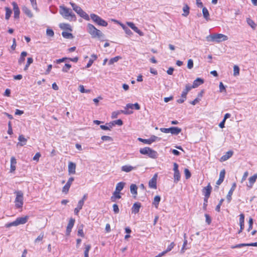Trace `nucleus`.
<instances>
[{
  "instance_id": "nucleus-1",
  "label": "nucleus",
  "mask_w": 257,
  "mask_h": 257,
  "mask_svg": "<svg viewBox=\"0 0 257 257\" xmlns=\"http://www.w3.org/2000/svg\"><path fill=\"white\" fill-rule=\"evenodd\" d=\"M59 8V13L64 19H67L69 21H76V15L72 12L71 9L67 8L64 5L60 6Z\"/></svg>"
},
{
  "instance_id": "nucleus-2",
  "label": "nucleus",
  "mask_w": 257,
  "mask_h": 257,
  "mask_svg": "<svg viewBox=\"0 0 257 257\" xmlns=\"http://www.w3.org/2000/svg\"><path fill=\"white\" fill-rule=\"evenodd\" d=\"M87 32L93 38L101 39L103 38L104 35L99 30L97 29L92 24H88L87 25Z\"/></svg>"
},
{
  "instance_id": "nucleus-3",
  "label": "nucleus",
  "mask_w": 257,
  "mask_h": 257,
  "mask_svg": "<svg viewBox=\"0 0 257 257\" xmlns=\"http://www.w3.org/2000/svg\"><path fill=\"white\" fill-rule=\"evenodd\" d=\"M206 39L208 42L220 43L222 41L227 40L228 37L222 34H213L207 36L206 37Z\"/></svg>"
},
{
  "instance_id": "nucleus-4",
  "label": "nucleus",
  "mask_w": 257,
  "mask_h": 257,
  "mask_svg": "<svg viewBox=\"0 0 257 257\" xmlns=\"http://www.w3.org/2000/svg\"><path fill=\"white\" fill-rule=\"evenodd\" d=\"M70 4L72 7L73 10L80 17L87 21H89L90 20L89 15L86 12H85L79 6L72 2H70Z\"/></svg>"
},
{
  "instance_id": "nucleus-5",
  "label": "nucleus",
  "mask_w": 257,
  "mask_h": 257,
  "mask_svg": "<svg viewBox=\"0 0 257 257\" xmlns=\"http://www.w3.org/2000/svg\"><path fill=\"white\" fill-rule=\"evenodd\" d=\"M140 153L142 155H147L152 159H156L158 156V153L149 147L141 148L140 150Z\"/></svg>"
},
{
  "instance_id": "nucleus-6",
  "label": "nucleus",
  "mask_w": 257,
  "mask_h": 257,
  "mask_svg": "<svg viewBox=\"0 0 257 257\" xmlns=\"http://www.w3.org/2000/svg\"><path fill=\"white\" fill-rule=\"evenodd\" d=\"M15 194L16 195L15 200V206L17 208H22L24 203L23 193L21 191H17Z\"/></svg>"
},
{
  "instance_id": "nucleus-7",
  "label": "nucleus",
  "mask_w": 257,
  "mask_h": 257,
  "mask_svg": "<svg viewBox=\"0 0 257 257\" xmlns=\"http://www.w3.org/2000/svg\"><path fill=\"white\" fill-rule=\"evenodd\" d=\"M89 18H90L96 24L99 26L106 27L108 25L107 22L96 14H91Z\"/></svg>"
},
{
  "instance_id": "nucleus-8",
  "label": "nucleus",
  "mask_w": 257,
  "mask_h": 257,
  "mask_svg": "<svg viewBox=\"0 0 257 257\" xmlns=\"http://www.w3.org/2000/svg\"><path fill=\"white\" fill-rule=\"evenodd\" d=\"M160 131L164 133H171L172 135H177L181 132V128L177 127H171L170 128H161Z\"/></svg>"
},
{
  "instance_id": "nucleus-9",
  "label": "nucleus",
  "mask_w": 257,
  "mask_h": 257,
  "mask_svg": "<svg viewBox=\"0 0 257 257\" xmlns=\"http://www.w3.org/2000/svg\"><path fill=\"white\" fill-rule=\"evenodd\" d=\"M211 189L212 187L210 184L203 189V192L205 196L204 199L205 202H208V199L210 195Z\"/></svg>"
},
{
  "instance_id": "nucleus-10",
  "label": "nucleus",
  "mask_w": 257,
  "mask_h": 257,
  "mask_svg": "<svg viewBox=\"0 0 257 257\" xmlns=\"http://www.w3.org/2000/svg\"><path fill=\"white\" fill-rule=\"evenodd\" d=\"M134 108L133 104L128 103L124 107V110H121V112L124 114H131L133 113V111L132 110H130V109H133Z\"/></svg>"
},
{
  "instance_id": "nucleus-11",
  "label": "nucleus",
  "mask_w": 257,
  "mask_h": 257,
  "mask_svg": "<svg viewBox=\"0 0 257 257\" xmlns=\"http://www.w3.org/2000/svg\"><path fill=\"white\" fill-rule=\"evenodd\" d=\"M158 177V174H155L153 178L149 181V186L151 188L156 189L157 188V180Z\"/></svg>"
},
{
  "instance_id": "nucleus-12",
  "label": "nucleus",
  "mask_w": 257,
  "mask_h": 257,
  "mask_svg": "<svg viewBox=\"0 0 257 257\" xmlns=\"http://www.w3.org/2000/svg\"><path fill=\"white\" fill-rule=\"evenodd\" d=\"M257 179V174H254L252 176L250 177L248 179V184L246 185L247 188L250 189H251L254 183L255 182Z\"/></svg>"
},
{
  "instance_id": "nucleus-13",
  "label": "nucleus",
  "mask_w": 257,
  "mask_h": 257,
  "mask_svg": "<svg viewBox=\"0 0 257 257\" xmlns=\"http://www.w3.org/2000/svg\"><path fill=\"white\" fill-rule=\"evenodd\" d=\"M74 181V178L73 177H70L68 181H67V183L65 185V186L63 187L62 191L63 192H64L65 193H67V192L69 191V189L70 187V186Z\"/></svg>"
},
{
  "instance_id": "nucleus-14",
  "label": "nucleus",
  "mask_w": 257,
  "mask_h": 257,
  "mask_svg": "<svg viewBox=\"0 0 257 257\" xmlns=\"http://www.w3.org/2000/svg\"><path fill=\"white\" fill-rule=\"evenodd\" d=\"M75 223V219L70 218L66 228V235H69L71 231V229L74 226Z\"/></svg>"
},
{
  "instance_id": "nucleus-15",
  "label": "nucleus",
  "mask_w": 257,
  "mask_h": 257,
  "mask_svg": "<svg viewBox=\"0 0 257 257\" xmlns=\"http://www.w3.org/2000/svg\"><path fill=\"white\" fill-rule=\"evenodd\" d=\"M136 169V167H133L131 165H124L121 167V170L122 172L128 173Z\"/></svg>"
},
{
  "instance_id": "nucleus-16",
  "label": "nucleus",
  "mask_w": 257,
  "mask_h": 257,
  "mask_svg": "<svg viewBox=\"0 0 257 257\" xmlns=\"http://www.w3.org/2000/svg\"><path fill=\"white\" fill-rule=\"evenodd\" d=\"M233 154V152L232 151H229L227 152L225 155H223L220 159L221 162H224L229 159Z\"/></svg>"
},
{
  "instance_id": "nucleus-17",
  "label": "nucleus",
  "mask_w": 257,
  "mask_h": 257,
  "mask_svg": "<svg viewBox=\"0 0 257 257\" xmlns=\"http://www.w3.org/2000/svg\"><path fill=\"white\" fill-rule=\"evenodd\" d=\"M236 183H234L232 184L231 188H230V190L229 191V192L227 195L226 198H227V200L228 202H230L231 200V196L233 194V191H234V190L236 188Z\"/></svg>"
},
{
  "instance_id": "nucleus-18",
  "label": "nucleus",
  "mask_w": 257,
  "mask_h": 257,
  "mask_svg": "<svg viewBox=\"0 0 257 257\" xmlns=\"http://www.w3.org/2000/svg\"><path fill=\"white\" fill-rule=\"evenodd\" d=\"M13 6V10L14 12V18L17 19L19 17L20 10L19 8L16 3L13 2L12 3Z\"/></svg>"
},
{
  "instance_id": "nucleus-19",
  "label": "nucleus",
  "mask_w": 257,
  "mask_h": 257,
  "mask_svg": "<svg viewBox=\"0 0 257 257\" xmlns=\"http://www.w3.org/2000/svg\"><path fill=\"white\" fill-rule=\"evenodd\" d=\"M19 142L17 146H23L25 145L27 142V139H26L23 135H21L18 138Z\"/></svg>"
},
{
  "instance_id": "nucleus-20",
  "label": "nucleus",
  "mask_w": 257,
  "mask_h": 257,
  "mask_svg": "<svg viewBox=\"0 0 257 257\" xmlns=\"http://www.w3.org/2000/svg\"><path fill=\"white\" fill-rule=\"evenodd\" d=\"M193 88L192 87L191 85L190 84H187L185 86V88L182 91L181 94V97L184 98H186L187 94L188 92L192 89Z\"/></svg>"
},
{
  "instance_id": "nucleus-21",
  "label": "nucleus",
  "mask_w": 257,
  "mask_h": 257,
  "mask_svg": "<svg viewBox=\"0 0 257 257\" xmlns=\"http://www.w3.org/2000/svg\"><path fill=\"white\" fill-rule=\"evenodd\" d=\"M141 207V205L140 203L136 202L135 203L132 207V213L137 214L138 213Z\"/></svg>"
},
{
  "instance_id": "nucleus-22",
  "label": "nucleus",
  "mask_w": 257,
  "mask_h": 257,
  "mask_svg": "<svg viewBox=\"0 0 257 257\" xmlns=\"http://www.w3.org/2000/svg\"><path fill=\"white\" fill-rule=\"evenodd\" d=\"M204 83L203 79L200 78H197L196 79L193 83V85H191L192 87L196 88L198 87L201 84H203Z\"/></svg>"
},
{
  "instance_id": "nucleus-23",
  "label": "nucleus",
  "mask_w": 257,
  "mask_h": 257,
  "mask_svg": "<svg viewBox=\"0 0 257 257\" xmlns=\"http://www.w3.org/2000/svg\"><path fill=\"white\" fill-rule=\"evenodd\" d=\"M76 165L73 162H69L68 164V172L69 174H74L75 173Z\"/></svg>"
},
{
  "instance_id": "nucleus-24",
  "label": "nucleus",
  "mask_w": 257,
  "mask_h": 257,
  "mask_svg": "<svg viewBox=\"0 0 257 257\" xmlns=\"http://www.w3.org/2000/svg\"><path fill=\"white\" fill-rule=\"evenodd\" d=\"M28 218V216H25L24 217H18L16 219V220L18 223V225H19L20 224H25L27 222Z\"/></svg>"
},
{
  "instance_id": "nucleus-25",
  "label": "nucleus",
  "mask_w": 257,
  "mask_h": 257,
  "mask_svg": "<svg viewBox=\"0 0 257 257\" xmlns=\"http://www.w3.org/2000/svg\"><path fill=\"white\" fill-rule=\"evenodd\" d=\"M17 164V160L14 157H12L11 159V172H13L16 170V165Z\"/></svg>"
},
{
  "instance_id": "nucleus-26",
  "label": "nucleus",
  "mask_w": 257,
  "mask_h": 257,
  "mask_svg": "<svg viewBox=\"0 0 257 257\" xmlns=\"http://www.w3.org/2000/svg\"><path fill=\"white\" fill-rule=\"evenodd\" d=\"M83 201H79L78 203L77 206L74 209V214L78 215L80 210L82 208L83 206Z\"/></svg>"
},
{
  "instance_id": "nucleus-27",
  "label": "nucleus",
  "mask_w": 257,
  "mask_h": 257,
  "mask_svg": "<svg viewBox=\"0 0 257 257\" xmlns=\"http://www.w3.org/2000/svg\"><path fill=\"white\" fill-rule=\"evenodd\" d=\"M22 11L29 18H32L33 17V15L31 10L27 7H23L22 8Z\"/></svg>"
},
{
  "instance_id": "nucleus-28",
  "label": "nucleus",
  "mask_w": 257,
  "mask_h": 257,
  "mask_svg": "<svg viewBox=\"0 0 257 257\" xmlns=\"http://www.w3.org/2000/svg\"><path fill=\"white\" fill-rule=\"evenodd\" d=\"M202 13L204 18L205 19L206 21H209L210 20L209 18V13L206 7H203L202 9Z\"/></svg>"
},
{
  "instance_id": "nucleus-29",
  "label": "nucleus",
  "mask_w": 257,
  "mask_h": 257,
  "mask_svg": "<svg viewBox=\"0 0 257 257\" xmlns=\"http://www.w3.org/2000/svg\"><path fill=\"white\" fill-rule=\"evenodd\" d=\"M59 27L61 29H63V30H69V31H72V29L71 28V26L69 24H66V23H61L59 25Z\"/></svg>"
},
{
  "instance_id": "nucleus-30",
  "label": "nucleus",
  "mask_w": 257,
  "mask_h": 257,
  "mask_svg": "<svg viewBox=\"0 0 257 257\" xmlns=\"http://www.w3.org/2000/svg\"><path fill=\"white\" fill-rule=\"evenodd\" d=\"M138 187L136 185L132 184L130 186V191L132 194L135 195V197L137 195Z\"/></svg>"
},
{
  "instance_id": "nucleus-31",
  "label": "nucleus",
  "mask_w": 257,
  "mask_h": 257,
  "mask_svg": "<svg viewBox=\"0 0 257 257\" xmlns=\"http://www.w3.org/2000/svg\"><path fill=\"white\" fill-rule=\"evenodd\" d=\"M124 184L125 183L122 182L118 183L116 185L115 191L120 193V192L123 189Z\"/></svg>"
},
{
  "instance_id": "nucleus-32",
  "label": "nucleus",
  "mask_w": 257,
  "mask_h": 257,
  "mask_svg": "<svg viewBox=\"0 0 257 257\" xmlns=\"http://www.w3.org/2000/svg\"><path fill=\"white\" fill-rule=\"evenodd\" d=\"M119 192L115 191L113 193L112 196L111 197V200L113 202L115 201L116 199H120L121 198V196L119 195Z\"/></svg>"
},
{
  "instance_id": "nucleus-33",
  "label": "nucleus",
  "mask_w": 257,
  "mask_h": 257,
  "mask_svg": "<svg viewBox=\"0 0 257 257\" xmlns=\"http://www.w3.org/2000/svg\"><path fill=\"white\" fill-rule=\"evenodd\" d=\"M160 200H161V197L160 196L157 195L154 197L153 204L155 205V206L156 208H157L158 207Z\"/></svg>"
},
{
  "instance_id": "nucleus-34",
  "label": "nucleus",
  "mask_w": 257,
  "mask_h": 257,
  "mask_svg": "<svg viewBox=\"0 0 257 257\" xmlns=\"http://www.w3.org/2000/svg\"><path fill=\"white\" fill-rule=\"evenodd\" d=\"M5 10H6L5 19L8 20L10 19L12 12V10H11V9H10L8 7H6Z\"/></svg>"
},
{
  "instance_id": "nucleus-35",
  "label": "nucleus",
  "mask_w": 257,
  "mask_h": 257,
  "mask_svg": "<svg viewBox=\"0 0 257 257\" xmlns=\"http://www.w3.org/2000/svg\"><path fill=\"white\" fill-rule=\"evenodd\" d=\"M113 123H106L105 125H101L100 127L103 130H110V128L112 127Z\"/></svg>"
},
{
  "instance_id": "nucleus-36",
  "label": "nucleus",
  "mask_w": 257,
  "mask_h": 257,
  "mask_svg": "<svg viewBox=\"0 0 257 257\" xmlns=\"http://www.w3.org/2000/svg\"><path fill=\"white\" fill-rule=\"evenodd\" d=\"M181 178L180 174L179 172H174V182L177 183L179 181H180Z\"/></svg>"
},
{
  "instance_id": "nucleus-37",
  "label": "nucleus",
  "mask_w": 257,
  "mask_h": 257,
  "mask_svg": "<svg viewBox=\"0 0 257 257\" xmlns=\"http://www.w3.org/2000/svg\"><path fill=\"white\" fill-rule=\"evenodd\" d=\"M246 22L247 24L250 26L252 29H254L256 27V24L254 22L249 18L246 19Z\"/></svg>"
},
{
  "instance_id": "nucleus-38",
  "label": "nucleus",
  "mask_w": 257,
  "mask_h": 257,
  "mask_svg": "<svg viewBox=\"0 0 257 257\" xmlns=\"http://www.w3.org/2000/svg\"><path fill=\"white\" fill-rule=\"evenodd\" d=\"M184 13L182 15L184 17H187L189 14V7L187 5L184 6L183 8Z\"/></svg>"
},
{
  "instance_id": "nucleus-39",
  "label": "nucleus",
  "mask_w": 257,
  "mask_h": 257,
  "mask_svg": "<svg viewBox=\"0 0 257 257\" xmlns=\"http://www.w3.org/2000/svg\"><path fill=\"white\" fill-rule=\"evenodd\" d=\"M91 248V245L90 244L85 245L84 248V257H89L88 253Z\"/></svg>"
},
{
  "instance_id": "nucleus-40",
  "label": "nucleus",
  "mask_w": 257,
  "mask_h": 257,
  "mask_svg": "<svg viewBox=\"0 0 257 257\" xmlns=\"http://www.w3.org/2000/svg\"><path fill=\"white\" fill-rule=\"evenodd\" d=\"M121 58L119 56H116L111 59L109 61L108 64L109 65L113 64L114 63L117 62Z\"/></svg>"
},
{
  "instance_id": "nucleus-41",
  "label": "nucleus",
  "mask_w": 257,
  "mask_h": 257,
  "mask_svg": "<svg viewBox=\"0 0 257 257\" xmlns=\"http://www.w3.org/2000/svg\"><path fill=\"white\" fill-rule=\"evenodd\" d=\"M239 74V68L237 65H234L233 66V75L234 76H237Z\"/></svg>"
},
{
  "instance_id": "nucleus-42",
  "label": "nucleus",
  "mask_w": 257,
  "mask_h": 257,
  "mask_svg": "<svg viewBox=\"0 0 257 257\" xmlns=\"http://www.w3.org/2000/svg\"><path fill=\"white\" fill-rule=\"evenodd\" d=\"M62 36L64 38H67V39H69V38H73V36H72V34L71 33H68V32H63L62 33Z\"/></svg>"
},
{
  "instance_id": "nucleus-43",
  "label": "nucleus",
  "mask_w": 257,
  "mask_h": 257,
  "mask_svg": "<svg viewBox=\"0 0 257 257\" xmlns=\"http://www.w3.org/2000/svg\"><path fill=\"white\" fill-rule=\"evenodd\" d=\"M121 26L127 35L129 36H131L132 35H133V33L130 29H128L123 25H121Z\"/></svg>"
},
{
  "instance_id": "nucleus-44",
  "label": "nucleus",
  "mask_w": 257,
  "mask_h": 257,
  "mask_svg": "<svg viewBox=\"0 0 257 257\" xmlns=\"http://www.w3.org/2000/svg\"><path fill=\"white\" fill-rule=\"evenodd\" d=\"M243 246H248V243H240L231 246V248H241Z\"/></svg>"
},
{
  "instance_id": "nucleus-45",
  "label": "nucleus",
  "mask_w": 257,
  "mask_h": 257,
  "mask_svg": "<svg viewBox=\"0 0 257 257\" xmlns=\"http://www.w3.org/2000/svg\"><path fill=\"white\" fill-rule=\"evenodd\" d=\"M33 8L37 12L39 11V9L37 7L36 0H30Z\"/></svg>"
},
{
  "instance_id": "nucleus-46",
  "label": "nucleus",
  "mask_w": 257,
  "mask_h": 257,
  "mask_svg": "<svg viewBox=\"0 0 257 257\" xmlns=\"http://www.w3.org/2000/svg\"><path fill=\"white\" fill-rule=\"evenodd\" d=\"M79 90L81 93H90V90L89 89H85L84 86L82 85H80L79 86Z\"/></svg>"
},
{
  "instance_id": "nucleus-47",
  "label": "nucleus",
  "mask_w": 257,
  "mask_h": 257,
  "mask_svg": "<svg viewBox=\"0 0 257 257\" xmlns=\"http://www.w3.org/2000/svg\"><path fill=\"white\" fill-rule=\"evenodd\" d=\"M19 225H18V223L17 221V220H16L15 221H13V222H10V223H7L6 225H5V226L6 227H10L11 226H18Z\"/></svg>"
},
{
  "instance_id": "nucleus-48",
  "label": "nucleus",
  "mask_w": 257,
  "mask_h": 257,
  "mask_svg": "<svg viewBox=\"0 0 257 257\" xmlns=\"http://www.w3.org/2000/svg\"><path fill=\"white\" fill-rule=\"evenodd\" d=\"M71 67V65L69 64H65V66L62 68V71L64 72H67Z\"/></svg>"
},
{
  "instance_id": "nucleus-49",
  "label": "nucleus",
  "mask_w": 257,
  "mask_h": 257,
  "mask_svg": "<svg viewBox=\"0 0 257 257\" xmlns=\"http://www.w3.org/2000/svg\"><path fill=\"white\" fill-rule=\"evenodd\" d=\"M175 243L174 242H172L170 243V244L167 247V248L166 250L164 251L165 253H167L168 252L171 251L174 247Z\"/></svg>"
},
{
  "instance_id": "nucleus-50",
  "label": "nucleus",
  "mask_w": 257,
  "mask_h": 257,
  "mask_svg": "<svg viewBox=\"0 0 257 257\" xmlns=\"http://www.w3.org/2000/svg\"><path fill=\"white\" fill-rule=\"evenodd\" d=\"M101 140L103 141H109L111 142L113 141V139L111 137L106 136H103L101 138Z\"/></svg>"
},
{
  "instance_id": "nucleus-51",
  "label": "nucleus",
  "mask_w": 257,
  "mask_h": 257,
  "mask_svg": "<svg viewBox=\"0 0 257 257\" xmlns=\"http://www.w3.org/2000/svg\"><path fill=\"white\" fill-rule=\"evenodd\" d=\"M46 34L48 36L52 37L54 35V33L53 30L51 29H47L46 30Z\"/></svg>"
},
{
  "instance_id": "nucleus-52",
  "label": "nucleus",
  "mask_w": 257,
  "mask_h": 257,
  "mask_svg": "<svg viewBox=\"0 0 257 257\" xmlns=\"http://www.w3.org/2000/svg\"><path fill=\"white\" fill-rule=\"evenodd\" d=\"M78 235L84 237V234L83 230V225H82L79 228H78Z\"/></svg>"
},
{
  "instance_id": "nucleus-53",
  "label": "nucleus",
  "mask_w": 257,
  "mask_h": 257,
  "mask_svg": "<svg viewBox=\"0 0 257 257\" xmlns=\"http://www.w3.org/2000/svg\"><path fill=\"white\" fill-rule=\"evenodd\" d=\"M184 174L185 175L186 179H188L191 177V173L190 171L188 169H185L184 170Z\"/></svg>"
},
{
  "instance_id": "nucleus-54",
  "label": "nucleus",
  "mask_w": 257,
  "mask_h": 257,
  "mask_svg": "<svg viewBox=\"0 0 257 257\" xmlns=\"http://www.w3.org/2000/svg\"><path fill=\"white\" fill-rule=\"evenodd\" d=\"M44 233H41L35 240V243H37L39 241L42 240L43 238H44Z\"/></svg>"
},
{
  "instance_id": "nucleus-55",
  "label": "nucleus",
  "mask_w": 257,
  "mask_h": 257,
  "mask_svg": "<svg viewBox=\"0 0 257 257\" xmlns=\"http://www.w3.org/2000/svg\"><path fill=\"white\" fill-rule=\"evenodd\" d=\"M132 30H133L135 32L138 33L140 36H143L144 35L143 33L141 30H140L136 26L135 27L133 28Z\"/></svg>"
},
{
  "instance_id": "nucleus-56",
  "label": "nucleus",
  "mask_w": 257,
  "mask_h": 257,
  "mask_svg": "<svg viewBox=\"0 0 257 257\" xmlns=\"http://www.w3.org/2000/svg\"><path fill=\"white\" fill-rule=\"evenodd\" d=\"M187 67L189 69H191L193 67V61L192 59L188 60Z\"/></svg>"
},
{
  "instance_id": "nucleus-57",
  "label": "nucleus",
  "mask_w": 257,
  "mask_h": 257,
  "mask_svg": "<svg viewBox=\"0 0 257 257\" xmlns=\"http://www.w3.org/2000/svg\"><path fill=\"white\" fill-rule=\"evenodd\" d=\"M158 140H160V139L158 137L155 136H152L149 139V140L150 141V144H151L152 143Z\"/></svg>"
},
{
  "instance_id": "nucleus-58",
  "label": "nucleus",
  "mask_w": 257,
  "mask_h": 257,
  "mask_svg": "<svg viewBox=\"0 0 257 257\" xmlns=\"http://www.w3.org/2000/svg\"><path fill=\"white\" fill-rule=\"evenodd\" d=\"M223 201H224V199H221L220 200L219 203H218V204L216 206V208H215V210H216V211H217V212H219V211H220V206H221V205H222V202H223Z\"/></svg>"
},
{
  "instance_id": "nucleus-59",
  "label": "nucleus",
  "mask_w": 257,
  "mask_h": 257,
  "mask_svg": "<svg viewBox=\"0 0 257 257\" xmlns=\"http://www.w3.org/2000/svg\"><path fill=\"white\" fill-rule=\"evenodd\" d=\"M187 240L186 239H185L184 240L183 246L181 249V252L182 253H183L185 252V250L186 249V248L185 247V246L187 245Z\"/></svg>"
},
{
  "instance_id": "nucleus-60",
  "label": "nucleus",
  "mask_w": 257,
  "mask_h": 257,
  "mask_svg": "<svg viewBox=\"0 0 257 257\" xmlns=\"http://www.w3.org/2000/svg\"><path fill=\"white\" fill-rule=\"evenodd\" d=\"M219 87L220 92H222L223 91H225V87L222 82H220L219 83Z\"/></svg>"
},
{
  "instance_id": "nucleus-61",
  "label": "nucleus",
  "mask_w": 257,
  "mask_h": 257,
  "mask_svg": "<svg viewBox=\"0 0 257 257\" xmlns=\"http://www.w3.org/2000/svg\"><path fill=\"white\" fill-rule=\"evenodd\" d=\"M113 211H114V212L115 213V214H117L119 212V208H118V205L116 204H114L113 205Z\"/></svg>"
},
{
  "instance_id": "nucleus-62",
  "label": "nucleus",
  "mask_w": 257,
  "mask_h": 257,
  "mask_svg": "<svg viewBox=\"0 0 257 257\" xmlns=\"http://www.w3.org/2000/svg\"><path fill=\"white\" fill-rule=\"evenodd\" d=\"M205 218H206V222L208 224H210L211 222V219L210 217V216L207 214H205Z\"/></svg>"
},
{
  "instance_id": "nucleus-63",
  "label": "nucleus",
  "mask_w": 257,
  "mask_h": 257,
  "mask_svg": "<svg viewBox=\"0 0 257 257\" xmlns=\"http://www.w3.org/2000/svg\"><path fill=\"white\" fill-rule=\"evenodd\" d=\"M120 113H121V110L120 111H113L112 113L111 117L112 118H115L117 117V115L119 114Z\"/></svg>"
},
{
  "instance_id": "nucleus-64",
  "label": "nucleus",
  "mask_w": 257,
  "mask_h": 257,
  "mask_svg": "<svg viewBox=\"0 0 257 257\" xmlns=\"http://www.w3.org/2000/svg\"><path fill=\"white\" fill-rule=\"evenodd\" d=\"M41 157V154L40 153H37L34 156L33 159L34 161H36L38 162L39 160V158Z\"/></svg>"
}]
</instances>
